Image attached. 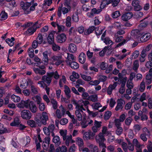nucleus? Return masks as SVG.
<instances>
[{"mask_svg": "<svg viewBox=\"0 0 152 152\" xmlns=\"http://www.w3.org/2000/svg\"><path fill=\"white\" fill-rule=\"evenodd\" d=\"M64 5L65 6L67 7V8L62 7H58V15L59 17H60L61 16L62 12L63 15H65L71 11V7L69 5V3L67 2V0L65 1Z\"/></svg>", "mask_w": 152, "mask_h": 152, "instance_id": "1", "label": "nucleus"}, {"mask_svg": "<svg viewBox=\"0 0 152 152\" xmlns=\"http://www.w3.org/2000/svg\"><path fill=\"white\" fill-rule=\"evenodd\" d=\"M50 60L52 61V62L50 63V64H55L57 66L59 65L64 62L62 56L60 55H53L51 56Z\"/></svg>", "mask_w": 152, "mask_h": 152, "instance_id": "2", "label": "nucleus"}, {"mask_svg": "<svg viewBox=\"0 0 152 152\" xmlns=\"http://www.w3.org/2000/svg\"><path fill=\"white\" fill-rule=\"evenodd\" d=\"M76 110L75 111V114L79 121H81L83 119L85 120L86 119V115L85 113H83V110H81L79 108V106H75Z\"/></svg>", "mask_w": 152, "mask_h": 152, "instance_id": "3", "label": "nucleus"}, {"mask_svg": "<svg viewBox=\"0 0 152 152\" xmlns=\"http://www.w3.org/2000/svg\"><path fill=\"white\" fill-rule=\"evenodd\" d=\"M21 118L23 119L29 120L32 117L31 112L28 110H23L20 113Z\"/></svg>", "mask_w": 152, "mask_h": 152, "instance_id": "4", "label": "nucleus"}, {"mask_svg": "<svg viewBox=\"0 0 152 152\" xmlns=\"http://www.w3.org/2000/svg\"><path fill=\"white\" fill-rule=\"evenodd\" d=\"M89 102L88 101H83L82 100L78 101L77 102L75 103V106H79V108H81V110H85V109L83 108V106H84L85 108H87V110L88 108L87 105L89 104Z\"/></svg>", "mask_w": 152, "mask_h": 152, "instance_id": "5", "label": "nucleus"}, {"mask_svg": "<svg viewBox=\"0 0 152 152\" xmlns=\"http://www.w3.org/2000/svg\"><path fill=\"white\" fill-rule=\"evenodd\" d=\"M45 66L42 65L39 66V68L34 67L33 69L36 74L43 75L45 74L46 72L45 69Z\"/></svg>", "mask_w": 152, "mask_h": 152, "instance_id": "6", "label": "nucleus"}, {"mask_svg": "<svg viewBox=\"0 0 152 152\" xmlns=\"http://www.w3.org/2000/svg\"><path fill=\"white\" fill-rule=\"evenodd\" d=\"M142 35V32L139 30L137 29L133 30L131 32V38L133 39H137L139 38Z\"/></svg>", "mask_w": 152, "mask_h": 152, "instance_id": "7", "label": "nucleus"}, {"mask_svg": "<svg viewBox=\"0 0 152 152\" xmlns=\"http://www.w3.org/2000/svg\"><path fill=\"white\" fill-rule=\"evenodd\" d=\"M30 101L29 99L25 101L21 100L17 104V106L20 108H28Z\"/></svg>", "mask_w": 152, "mask_h": 152, "instance_id": "8", "label": "nucleus"}, {"mask_svg": "<svg viewBox=\"0 0 152 152\" xmlns=\"http://www.w3.org/2000/svg\"><path fill=\"white\" fill-rule=\"evenodd\" d=\"M95 135V134L92 132L90 130L88 132H85L83 135V138L84 140H89L91 139V137H94Z\"/></svg>", "mask_w": 152, "mask_h": 152, "instance_id": "9", "label": "nucleus"}, {"mask_svg": "<svg viewBox=\"0 0 152 152\" xmlns=\"http://www.w3.org/2000/svg\"><path fill=\"white\" fill-rule=\"evenodd\" d=\"M32 1L30 2H26L22 5V4H21L23 9L25 11V14H28L30 12L29 10V7L31 5Z\"/></svg>", "mask_w": 152, "mask_h": 152, "instance_id": "10", "label": "nucleus"}, {"mask_svg": "<svg viewBox=\"0 0 152 152\" xmlns=\"http://www.w3.org/2000/svg\"><path fill=\"white\" fill-rule=\"evenodd\" d=\"M67 56L65 60V62L66 64H69L70 63L75 60L76 58L72 54L67 53Z\"/></svg>", "mask_w": 152, "mask_h": 152, "instance_id": "11", "label": "nucleus"}, {"mask_svg": "<svg viewBox=\"0 0 152 152\" xmlns=\"http://www.w3.org/2000/svg\"><path fill=\"white\" fill-rule=\"evenodd\" d=\"M125 104V101L121 99H119L117 100V106L115 108V110H119L122 109L123 108V105Z\"/></svg>", "mask_w": 152, "mask_h": 152, "instance_id": "12", "label": "nucleus"}, {"mask_svg": "<svg viewBox=\"0 0 152 152\" xmlns=\"http://www.w3.org/2000/svg\"><path fill=\"white\" fill-rule=\"evenodd\" d=\"M66 39V35L63 33L58 35L56 37V40L57 42L60 43L64 42Z\"/></svg>", "mask_w": 152, "mask_h": 152, "instance_id": "13", "label": "nucleus"}, {"mask_svg": "<svg viewBox=\"0 0 152 152\" xmlns=\"http://www.w3.org/2000/svg\"><path fill=\"white\" fill-rule=\"evenodd\" d=\"M105 1H102L101 4L100 5V9H96L94 8L92 9L93 11L94 12L95 14H98L101 12L102 11V9H103L106 6Z\"/></svg>", "mask_w": 152, "mask_h": 152, "instance_id": "14", "label": "nucleus"}, {"mask_svg": "<svg viewBox=\"0 0 152 152\" xmlns=\"http://www.w3.org/2000/svg\"><path fill=\"white\" fill-rule=\"evenodd\" d=\"M28 108L32 113H36L37 110V107L32 101H30Z\"/></svg>", "mask_w": 152, "mask_h": 152, "instance_id": "15", "label": "nucleus"}, {"mask_svg": "<svg viewBox=\"0 0 152 152\" xmlns=\"http://www.w3.org/2000/svg\"><path fill=\"white\" fill-rule=\"evenodd\" d=\"M65 138L63 139V140L65 141L66 145L67 146L69 145L70 143H73L75 142L74 140H72L71 135L66 136Z\"/></svg>", "mask_w": 152, "mask_h": 152, "instance_id": "16", "label": "nucleus"}, {"mask_svg": "<svg viewBox=\"0 0 152 152\" xmlns=\"http://www.w3.org/2000/svg\"><path fill=\"white\" fill-rule=\"evenodd\" d=\"M56 33V31H52L48 35L47 40L50 44H52L54 42V35Z\"/></svg>", "mask_w": 152, "mask_h": 152, "instance_id": "17", "label": "nucleus"}, {"mask_svg": "<svg viewBox=\"0 0 152 152\" xmlns=\"http://www.w3.org/2000/svg\"><path fill=\"white\" fill-rule=\"evenodd\" d=\"M132 5L134 7V10L136 11H139L142 9L141 7L139 4L138 1L137 0H133Z\"/></svg>", "mask_w": 152, "mask_h": 152, "instance_id": "18", "label": "nucleus"}, {"mask_svg": "<svg viewBox=\"0 0 152 152\" xmlns=\"http://www.w3.org/2000/svg\"><path fill=\"white\" fill-rule=\"evenodd\" d=\"M49 73H47L46 75H45L42 77V80H43L44 82L46 83L47 84H50L52 80L51 77L48 74Z\"/></svg>", "mask_w": 152, "mask_h": 152, "instance_id": "19", "label": "nucleus"}, {"mask_svg": "<svg viewBox=\"0 0 152 152\" xmlns=\"http://www.w3.org/2000/svg\"><path fill=\"white\" fill-rule=\"evenodd\" d=\"M103 1H105V2L106 5L112 3V6L114 7L116 6L120 1V0H109L108 1L107 0H103Z\"/></svg>", "mask_w": 152, "mask_h": 152, "instance_id": "20", "label": "nucleus"}, {"mask_svg": "<svg viewBox=\"0 0 152 152\" xmlns=\"http://www.w3.org/2000/svg\"><path fill=\"white\" fill-rule=\"evenodd\" d=\"M133 16V14L132 12H129L124 14L121 18L123 20L126 21L130 19Z\"/></svg>", "mask_w": 152, "mask_h": 152, "instance_id": "21", "label": "nucleus"}, {"mask_svg": "<svg viewBox=\"0 0 152 152\" xmlns=\"http://www.w3.org/2000/svg\"><path fill=\"white\" fill-rule=\"evenodd\" d=\"M96 140L97 142H104L105 140L104 136L102 133H100L96 137Z\"/></svg>", "mask_w": 152, "mask_h": 152, "instance_id": "22", "label": "nucleus"}, {"mask_svg": "<svg viewBox=\"0 0 152 152\" xmlns=\"http://www.w3.org/2000/svg\"><path fill=\"white\" fill-rule=\"evenodd\" d=\"M117 84V82H115L113 85H110L108 86L107 90V93L108 95H110L112 93L113 90L116 87Z\"/></svg>", "mask_w": 152, "mask_h": 152, "instance_id": "23", "label": "nucleus"}, {"mask_svg": "<svg viewBox=\"0 0 152 152\" xmlns=\"http://www.w3.org/2000/svg\"><path fill=\"white\" fill-rule=\"evenodd\" d=\"M42 116L41 117V120L42 124H45L46 121L48 119V116L47 113L45 112H43L42 113Z\"/></svg>", "mask_w": 152, "mask_h": 152, "instance_id": "24", "label": "nucleus"}, {"mask_svg": "<svg viewBox=\"0 0 152 152\" xmlns=\"http://www.w3.org/2000/svg\"><path fill=\"white\" fill-rule=\"evenodd\" d=\"M42 61L45 65H47L48 64L49 58L48 56V52L47 51L44 52L43 53Z\"/></svg>", "mask_w": 152, "mask_h": 152, "instance_id": "25", "label": "nucleus"}, {"mask_svg": "<svg viewBox=\"0 0 152 152\" xmlns=\"http://www.w3.org/2000/svg\"><path fill=\"white\" fill-rule=\"evenodd\" d=\"M151 37V34L149 33L144 34L140 38V40L142 42L147 41Z\"/></svg>", "mask_w": 152, "mask_h": 152, "instance_id": "26", "label": "nucleus"}, {"mask_svg": "<svg viewBox=\"0 0 152 152\" xmlns=\"http://www.w3.org/2000/svg\"><path fill=\"white\" fill-rule=\"evenodd\" d=\"M68 49L69 52L74 53L76 52L77 50V48L75 44L70 43L69 45Z\"/></svg>", "mask_w": 152, "mask_h": 152, "instance_id": "27", "label": "nucleus"}, {"mask_svg": "<svg viewBox=\"0 0 152 152\" xmlns=\"http://www.w3.org/2000/svg\"><path fill=\"white\" fill-rule=\"evenodd\" d=\"M75 142L79 147V149L81 148L84 145V142L83 140L79 137L76 139Z\"/></svg>", "mask_w": 152, "mask_h": 152, "instance_id": "28", "label": "nucleus"}, {"mask_svg": "<svg viewBox=\"0 0 152 152\" xmlns=\"http://www.w3.org/2000/svg\"><path fill=\"white\" fill-rule=\"evenodd\" d=\"M79 61L82 64H84L86 61V55L83 53H81L79 56Z\"/></svg>", "mask_w": 152, "mask_h": 152, "instance_id": "29", "label": "nucleus"}, {"mask_svg": "<svg viewBox=\"0 0 152 152\" xmlns=\"http://www.w3.org/2000/svg\"><path fill=\"white\" fill-rule=\"evenodd\" d=\"M20 123L19 118L18 117L15 118L13 121L10 124V125L12 126H15L18 125Z\"/></svg>", "mask_w": 152, "mask_h": 152, "instance_id": "30", "label": "nucleus"}, {"mask_svg": "<svg viewBox=\"0 0 152 152\" xmlns=\"http://www.w3.org/2000/svg\"><path fill=\"white\" fill-rule=\"evenodd\" d=\"M67 65L74 69H77L79 67V64L75 61L71 62L70 64H67Z\"/></svg>", "mask_w": 152, "mask_h": 152, "instance_id": "31", "label": "nucleus"}, {"mask_svg": "<svg viewBox=\"0 0 152 152\" xmlns=\"http://www.w3.org/2000/svg\"><path fill=\"white\" fill-rule=\"evenodd\" d=\"M32 99L35 102H36L37 104H39L42 100L40 95H36L33 96L32 97Z\"/></svg>", "mask_w": 152, "mask_h": 152, "instance_id": "32", "label": "nucleus"}, {"mask_svg": "<svg viewBox=\"0 0 152 152\" xmlns=\"http://www.w3.org/2000/svg\"><path fill=\"white\" fill-rule=\"evenodd\" d=\"M95 30V27L94 26L89 27L87 29L84 31V34L86 35H88L92 33Z\"/></svg>", "mask_w": 152, "mask_h": 152, "instance_id": "33", "label": "nucleus"}, {"mask_svg": "<svg viewBox=\"0 0 152 152\" xmlns=\"http://www.w3.org/2000/svg\"><path fill=\"white\" fill-rule=\"evenodd\" d=\"M102 41L107 45H111L113 44L112 41L110 39V38L108 37H106L105 39H103V40Z\"/></svg>", "mask_w": 152, "mask_h": 152, "instance_id": "34", "label": "nucleus"}, {"mask_svg": "<svg viewBox=\"0 0 152 152\" xmlns=\"http://www.w3.org/2000/svg\"><path fill=\"white\" fill-rule=\"evenodd\" d=\"M15 38L12 37L11 39L8 38L6 39V42L8 44L10 47L13 46L14 44Z\"/></svg>", "mask_w": 152, "mask_h": 152, "instance_id": "35", "label": "nucleus"}, {"mask_svg": "<svg viewBox=\"0 0 152 152\" xmlns=\"http://www.w3.org/2000/svg\"><path fill=\"white\" fill-rule=\"evenodd\" d=\"M36 29L34 26H31L28 28L26 31L27 34L31 35L33 34L36 31Z\"/></svg>", "mask_w": 152, "mask_h": 152, "instance_id": "36", "label": "nucleus"}, {"mask_svg": "<svg viewBox=\"0 0 152 152\" xmlns=\"http://www.w3.org/2000/svg\"><path fill=\"white\" fill-rule=\"evenodd\" d=\"M88 100L94 102L97 101L98 96L97 95L94 94L89 96L88 99Z\"/></svg>", "mask_w": 152, "mask_h": 152, "instance_id": "37", "label": "nucleus"}, {"mask_svg": "<svg viewBox=\"0 0 152 152\" xmlns=\"http://www.w3.org/2000/svg\"><path fill=\"white\" fill-rule=\"evenodd\" d=\"M48 74L51 77L53 76L56 79H58L60 77V75L57 71L54 72H50Z\"/></svg>", "mask_w": 152, "mask_h": 152, "instance_id": "38", "label": "nucleus"}, {"mask_svg": "<svg viewBox=\"0 0 152 152\" xmlns=\"http://www.w3.org/2000/svg\"><path fill=\"white\" fill-rule=\"evenodd\" d=\"M66 79L64 75H62L61 78L59 81V84L60 86L62 87L64 84H66Z\"/></svg>", "mask_w": 152, "mask_h": 152, "instance_id": "39", "label": "nucleus"}, {"mask_svg": "<svg viewBox=\"0 0 152 152\" xmlns=\"http://www.w3.org/2000/svg\"><path fill=\"white\" fill-rule=\"evenodd\" d=\"M64 91L67 98H69L71 97L70 94V91L69 88L66 85L64 86Z\"/></svg>", "mask_w": 152, "mask_h": 152, "instance_id": "40", "label": "nucleus"}, {"mask_svg": "<svg viewBox=\"0 0 152 152\" xmlns=\"http://www.w3.org/2000/svg\"><path fill=\"white\" fill-rule=\"evenodd\" d=\"M132 143L133 145L135 146L137 148H140L143 146V145H140L138 140L135 138L133 139Z\"/></svg>", "mask_w": 152, "mask_h": 152, "instance_id": "41", "label": "nucleus"}, {"mask_svg": "<svg viewBox=\"0 0 152 152\" xmlns=\"http://www.w3.org/2000/svg\"><path fill=\"white\" fill-rule=\"evenodd\" d=\"M139 67V63L138 60H135L134 61L133 66L132 69L135 72L136 71Z\"/></svg>", "mask_w": 152, "mask_h": 152, "instance_id": "42", "label": "nucleus"}, {"mask_svg": "<svg viewBox=\"0 0 152 152\" xmlns=\"http://www.w3.org/2000/svg\"><path fill=\"white\" fill-rule=\"evenodd\" d=\"M67 151V148L65 146H62L61 147H59L56 149V152H66Z\"/></svg>", "mask_w": 152, "mask_h": 152, "instance_id": "43", "label": "nucleus"}, {"mask_svg": "<svg viewBox=\"0 0 152 152\" xmlns=\"http://www.w3.org/2000/svg\"><path fill=\"white\" fill-rule=\"evenodd\" d=\"M8 15L4 11H3L1 12L0 14V19L1 20H6L7 18Z\"/></svg>", "mask_w": 152, "mask_h": 152, "instance_id": "44", "label": "nucleus"}, {"mask_svg": "<svg viewBox=\"0 0 152 152\" xmlns=\"http://www.w3.org/2000/svg\"><path fill=\"white\" fill-rule=\"evenodd\" d=\"M12 100L15 102H17L20 101V99L19 96L15 95L14 94L12 95L11 96Z\"/></svg>", "mask_w": 152, "mask_h": 152, "instance_id": "45", "label": "nucleus"}, {"mask_svg": "<svg viewBox=\"0 0 152 152\" xmlns=\"http://www.w3.org/2000/svg\"><path fill=\"white\" fill-rule=\"evenodd\" d=\"M53 142L58 145H60L61 143L60 139L59 137L58 136H55L53 139Z\"/></svg>", "mask_w": 152, "mask_h": 152, "instance_id": "46", "label": "nucleus"}, {"mask_svg": "<svg viewBox=\"0 0 152 152\" xmlns=\"http://www.w3.org/2000/svg\"><path fill=\"white\" fill-rule=\"evenodd\" d=\"M7 132V129L4 127L3 124L0 123V134H4Z\"/></svg>", "mask_w": 152, "mask_h": 152, "instance_id": "47", "label": "nucleus"}, {"mask_svg": "<svg viewBox=\"0 0 152 152\" xmlns=\"http://www.w3.org/2000/svg\"><path fill=\"white\" fill-rule=\"evenodd\" d=\"M27 124L32 127H35L37 124L35 121L33 120H29L27 121Z\"/></svg>", "mask_w": 152, "mask_h": 152, "instance_id": "48", "label": "nucleus"}, {"mask_svg": "<svg viewBox=\"0 0 152 152\" xmlns=\"http://www.w3.org/2000/svg\"><path fill=\"white\" fill-rule=\"evenodd\" d=\"M61 135L62 136L63 139H65V137L66 136L67 131L66 129H61L59 132Z\"/></svg>", "mask_w": 152, "mask_h": 152, "instance_id": "49", "label": "nucleus"}, {"mask_svg": "<svg viewBox=\"0 0 152 152\" xmlns=\"http://www.w3.org/2000/svg\"><path fill=\"white\" fill-rule=\"evenodd\" d=\"M43 37L42 35L40 34H39L36 38V40L38 44H41L43 42Z\"/></svg>", "mask_w": 152, "mask_h": 152, "instance_id": "50", "label": "nucleus"}, {"mask_svg": "<svg viewBox=\"0 0 152 152\" xmlns=\"http://www.w3.org/2000/svg\"><path fill=\"white\" fill-rule=\"evenodd\" d=\"M92 108L96 110H98L99 108L102 107L101 104L99 102L93 103L92 105Z\"/></svg>", "mask_w": 152, "mask_h": 152, "instance_id": "51", "label": "nucleus"}, {"mask_svg": "<svg viewBox=\"0 0 152 152\" xmlns=\"http://www.w3.org/2000/svg\"><path fill=\"white\" fill-rule=\"evenodd\" d=\"M112 27L119 28L121 27L122 25L119 22H115L112 24Z\"/></svg>", "mask_w": 152, "mask_h": 152, "instance_id": "52", "label": "nucleus"}, {"mask_svg": "<svg viewBox=\"0 0 152 152\" xmlns=\"http://www.w3.org/2000/svg\"><path fill=\"white\" fill-rule=\"evenodd\" d=\"M28 55L31 58H33L34 56V50L32 48H29L28 50Z\"/></svg>", "mask_w": 152, "mask_h": 152, "instance_id": "53", "label": "nucleus"}, {"mask_svg": "<svg viewBox=\"0 0 152 152\" xmlns=\"http://www.w3.org/2000/svg\"><path fill=\"white\" fill-rule=\"evenodd\" d=\"M30 142V138L28 136H26L24 138L23 141V144L25 145H27L29 144Z\"/></svg>", "mask_w": 152, "mask_h": 152, "instance_id": "54", "label": "nucleus"}, {"mask_svg": "<svg viewBox=\"0 0 152 152\" xmlns=\"http://www.w3.org/2000/svg\"><path fill=\"white\" fill-rule=\"evenodd\" d=\"M31 90L32 93L35 94H37L38 92V89L34 86H31Z\"/></svg>", "mask_w": 152, "mask_h": 152, "instance_id": "55", "label": "nucleus"}, {"mask_svg": "<svg viewBox=\"0 0 152 152\" xmlns=\"http://www.w3.org/2000/svg\"><path fill=\"white\" fill-rule=\"evenodd\" d=\"M121 15L119 11H116L113 12L112 14V17L114 18H116L119 16Z\"/></svg>", "mask_w": 152, "mask_h": 152, "instance_id": "56", "label": "nucleus"}, {"mask_svg": "<svg viewBox=\"0 0 152 152\" xmlns=\"http://www.w3.org/2000/svg\"><path fill=\"white\" fill-rule=\"evenodd\" d=\"M112 115L111 112L110 111H107L105 112L104 118L105 120H107Z\"/></svg>", "mask_w": 152, "mask_h": 152, "instance_id": "57", "label": "nucleus"}, {"mask_svg": "<svg viewBox=\"0 0 152 152\" xmlns=\"http://www.w3.org/2000/svg\"><path fill=\"white\" fill-rule=\"evenodd\" d=\"M81 77L84 80L87 81H89L91 80V77L90 76H87L85 75L82 74L81 75Z\"/></svg>", "mask_w": 152, "mask_h": 152, "instance_id": "58", "label": "nucleus"}, {"mask_svg": "<svg viewBox=\"0 0 152 152\" xmlns=\"http://www.w3.org/2000/svg\"><path fill=\"white\" fill-rule=\"evenodd\" d=\"M139 54V52L138 51H134L132 55V58L133 59L137 58Z\"/></svg>", "mask_w": 152, "mask_h": 152, "instance_id": "59", "label": "nucleus"}, {"mask_svg": "<svg viewBox=\"0 0 152 152\" xmlns=\"http://www.w3.org/2000/svg\"><path fill=\"white\" fill-rule=\"evenodd\" d=\"M51 103L53 105V108L56 109L58 107L57 102V101L54 99H52L51 101Z\"/></svg>", "mask_w": 152, "mask_h": 152, "instance_id": "60", "label": "nucleus"}, {"mask_svg": "<svg viewBox=\"0 0 152 152\" xmlns=\"http://www.w3.org/2000/svg\"><path fill=\"white\" fill-rule=\"evenodd\" d=\"M3 112L5 113L8 114L9 115L12 116L13 115L14 113L12 110H9L7 109H5L4 110Z\"/></svg>", "mask_w": 152, "mask_h": 152, "instance_id": "61", "label": "nucleus"}, {"mask_svg": "<svg viewBox=\"0 0 152 152\" xmlns=\"http://www.w3.org/2000/svg\"><path fill=\"white\" fill-rule=\"evenodd\" d=\"M128 145L127 146V149H128L129 151H132L134 149V145H133L131 142L128 140Z\"/></svg>", "mask_w": 152, "mask_h": 152, "instance_id": "62", "label": "nucleus"}, {"mask_svg": "<svg viewBox=\"0 0 152 152\" xmlns=\"http://www.w3.org/2000/svg\"><path fill=\"white\" fill-rule=\"evenodd\" d=\"M132 121V118L130 117L127 118L125 120V124L127 126H129Z\"/></svg>", "mask_w": 152, "mask_h": 152, "instance_id": "63", "label": "nucleus"}, {"mask_svg": "<svg viewBox=\"0 0 152 152\" xmlns=\"http://www.w3.org/2000/svg\"><path fill=\"white\" fill-rule=\"evenodd\" d=\"M56 116L58 118H62L63 115L62 113H61L60 110L58 109H57L56 112Z\"/></svg>", "mask_w": 152, "mask_h": 152, "instance_id": "64", "label": "nucleus"}]
</instances>
